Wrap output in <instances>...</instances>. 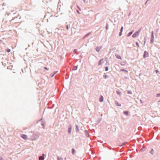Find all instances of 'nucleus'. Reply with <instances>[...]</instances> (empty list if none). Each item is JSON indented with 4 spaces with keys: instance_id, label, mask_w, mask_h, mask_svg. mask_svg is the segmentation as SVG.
Wrapping results in <instances>:
<instances>
[{
    "instance_id": "1",
    "label": "nucleus",
    "mask_w": 160,
    "mask_h": 160,
    "mask_svg": "<svg viewBox=\"0 0 160 160\" xmlns=\"http://www.w3.org/2000/svg\"><path fill=\"white\" fill-rule=\"evenodd\" d=\"M40 134L39 132L34 133L31 136V139L32 141H35L39 138Z\"/></svg>"
},
{
    "instance_id": "27",
    "label": "nucleus",
    "mask_w": 160,
    "mask_h": 160,
    "mask_svg": "<svg viewBox=\"0 0 160 160\" xmlns=\"http://www.w3.org/2000/svg\"><path fill=\"white\" fill-rule=\"evenodd\" d=\"M43 68L47 71H48L49 70V69L48 68L45 67H44Z\"/></svg>"
},
{
    "instance_id": "36",
    "label": "nucleus",
    "mask_w": 160,
    "mask_h": 160,
    "mask_svg": "<svg viewBox=\"0 0 160 160\" xmlns=\"http://www.w3.org/2000/svg\"><path fill=\"white\" fill-rule=\"evenodd\" d=\"M117 105H118V106H121L120 104H118V102H117Z\"/></svg>"
},
{
    "instance_id": "42",
    "label": "nucleus",
    "mask_w": 160,
    "mask_h": 160,
    "mask_svg": "<svg viewBox=\"0 0 160 160\" xmlns=\"http://www.w3.org/2000/svg\"><path fill=\"white\" fill-rule=\"evenodd\" d=\"M126 114H128V112L127 113H126Z\"/></svg>"
},
{
    "instance_id": "25",
    "label": "nucleus",
    "mask_w": 160,
    "mask_h": 160,
    "mask_svg": "<svg viewBox=\"0 0 160 160\" xmlns=\"http://www.w3.org/2000/svg\"><path fill=\"white\" fill-rule=\"evenodd\" d=\"M153 152H154V150H153V149H152L151 150L150 153H151L152 154H153Z\"/></svg>"
},
{
    "instance_id": "41",
    "label": "nucleus",
    "mask_w": 160,
    "mask_h": 160,
    "mask_svg": "<svg viewBox=\"0 0 160 160\" xmlns=\"http://www.w3.org/2000/svg\"><path fill=\"white\" fill-rule=\"evenodd\" d=\"M126 114H128V112L127 113H126Z\"/></svg>"
},
{
    "instance_id": "17",
    "label": "nucleus",
    "mask_w": 160,
    "mask_h": 160,
    "mask_svg": "<svg viewBox=\"0 0 160 160\" xmlns=\"http://www.w3.org/2000/svg\"><path fill=\"white\" fill-rule=\"evenodd\" d=\"M116 56L118 59H122L121 57L118 54H116Z\"/></svg>"
},
{
    "instance_id": "33",
    "label": "nucleus",
    "mask_w": 160,
    "mask_h": 160,
    "mask_svg": "<svg viewBox=\"0 0 160 160\" xmlns=\"http://www.w3.org/2000/svg\"><path fill=\"white\" fill-rule=\"evenodd\" d=\"M76 11H77V12L78 13V14H80V12H79V11L78 10H77Z\"/></svg>"
},
{
    "instance_id": "13",
    "label": "nucleus",
    "mask_w": 160,
    "mask_h": 160,
    "mask_svg": "<svg viewBox=\"0 0 160 160\" xmlns=\"http://www.w3.org/2000/svg\"><path fill=\"white\" fill-rule=\"evenodd\" d=\"M91 34V32H89L86 34L82 38L83 39H84L86 38V37H88L89 35H90Z\"/></svg>"
},
{
    "instance_id": "5",
    "label": "nucleus",
    "mask_w": 160,
    "mask_h": 160,
    "mask_svg": "<svg viewBox=\"0 0 160 160\" xmlns=\"http://www.w3.org/2000/svg\"><path fill=\"white\" fill-rule=\"evenodd\" d=\"M44 156H45V154L44 153H42V155H41L39 157L38 160H44Z\"/></svg>"
},
{
    "instance_id": "31",
    "label": "nucleus",
    "mask_w": 160,
    "mask_h": 160,
    "mask_svg": "<svg viewBox=\"0 0 160 160\" xmlns=\"http://www.w3.org/2000/svg\"><path fill=\"white\" fill-rule=\"evenodd\" d=\"M136 45L138 47H139V44L138 43V42H136Z\"/></svg>"
},
{
    "instance_id": "18",
    "label": "nucleus",
    "mask_w": 160,
    "mask_h": 160,
    "mask_svg": "<svg viewBox=\"0 0 160 160\" xmlns=\"http://www.w3.org/2000/svg\"><path fill=\"white\" fill-rule=\"evenodd\" d=\"M123 28L122 27H121V29L120 32L119 33V36H121L122 35V31H123Z\"/></svg>"
},
{
    "instance_id": "12",
    "label": "nucleus",
    "mask_w": 160,
    "mask_h": 160,
    "mask_svg": "<svg viewBox=\"0 0 160 160\" xmlns=\"http://www.w3.org/2000/svg\"><path fill=\"white\" fill-rule=\"evenodd\" d=\"M75 130L76 132H78L79 131V126L78 125H76Z\"/></svg>"
},
{
    "instance_id": "2",
    "label": "nucleus",
    "mask_w": 160,
    "mask_h": 160,
    "mask_svg": "<svg viewBox=\"0 0 160 160\" xmlns=\"http://www.w3.org/2000/svg\"><path fill=\"white\" fill-rule=\"evenodd\" d=\"M141 31V29H140L138 30V31L135 32V33L134 34H133V35L132 36V37L134 38L137 37L139 35V34L140 32Z\"/></svg>"
},
{
    "instance_id": "8",
    "label": "nucleus",
    "mask_w": 160,
    "mask_h": 160,
    "mask_svg": "<svg viewBox=\"0 0 160 160\" xmlns=\"http://www.w3.org/2000/svg\"><path fill=\"white\" fill-rule=\"evenodd\" d=\"M102 48V47H97L96 48V50L97 52H98L100 51V49Z\"/></svg>"
},
{
    "instance_id": "30",
    "label": "nucleus",
    "mask_w": 160,
    "mask_h": 160,
    "mask_svg": "<svg viewBox=\"0 0 160 160\" xmlns=\"http://www.w3.org/2000/svg\"><path fill=\"white\" fill-rule=\"evenodd\" d=\"M109 77V76L108 75H105L104 76V77L105 78H106L107 77Z\"/></svg>"
},
{
    "instance_id": "40",
    "label": "nucleus",
    "mask_w": 160,
    "mask_h": 160,
    "mask_svg": "<svg viewBox=\"0 0 160 160\" xmlns=\"http://www.w3.org/2000/svg\"><path fill=\"white\" fill-rule=\"evenodd\" d=\"M72 6H71V8H72Z\"/></svg>"
},
{
    "instance_id": "19",
    "label": "nucleus",
    "mask_w": 160,
    "mask_h": 160,
    "mask_svg": "<svg viewBox=\"0 0 160 160\" xmlns=\"http://www.w3.org/2000/svg\"><path fill=\"white\" fill-rule=\"evenodd\" d=\"M57 160H63V158L59 157L58 156H57Z\"/></svg>"
},
{
    "instance_id": "9",
    "label": "nucleus",
    "mask_w": 160,
    "mask_h": 160,
    "mask_svg": "<svg viewBox=\"0 0 160 160\" xmlns=\"http://www.w3.org/2000/svg\"><path fill=\"white\" fill-rule=\"evenodd\" d=\"M21 137L22 138L24 139H27V136L25 134H22L21 136Z\"/></svg>"
},
{
    "instance_id": "11",
    "label": "nucleus",
    "mask_w": 160,
    "mask_h": 160,
    "mask_svg": "<svg viewBox=\"0 0 160 160\" xmlns=\"http://www.w3.org/2000/svg\"><path fill=\"white\" fill-rule=\"evenodd\" d=\"M152 36H151V42H153V40H154V35H153V32H152Z\"/></svg>"
},
{
    "instance_id": "22",
    "label": "nucleus",
    "mask_w": 160,
    "mask_h": 160,
    "mask_svg": "<svg viewBox=\"0 0 160 160\" xmlns=\"http://www.w3.org/2000/svg\"><path fill=\"white\" fill-rule=\"evenodd\" d=\"M133 31H132V32H129V33L128 34V36H130L133 33Z\"/></svg>"
},
{
    "instance_id": "3",
    "label": "nucleus",
    "mask_w": 160,
    "mask_h": 160,
    "mask_svg": "<svg viewBox=\"0 0 160 160\" xmlns=\"http://www.w3.org/2000/svg\"><path fill=\"white\" fill-rule=\"evenodd\" d=\"M72 126L71 124H70L68 126V132L69 134H70L71 132V131L72 129Z\"/></svg>"
},
{
    "instance_id": "35",
    "label": "nucleus",
    "mask_w": 160,
    "mask_h": 160,
    "mask_svg": "<svg viewBox=\"0 0 160 160\" xmlns=\"http://www.w3.org/2000/svg\"><path fill=\"white\" fill-rule=\"evenodd\" d=\"M10 49H8L7 50V52H9L10 51Z\"/></svg>"
},
{
    "instance_id": "37",
    "label": "nucleus",
    "mask_w": 160,
    "mask_h": 160,
    "mask_svg": "<svg viewBox=\"0 0 160 160\" xmlns=\"http://www.w3.org/2000/svg\"><path fill=\"white\" fill-rule=\"evenodd\" d=\"M156 73H157L158 72V70H156Z\"/></svg>"
},
{
    "instance_id": "7",
    "label": "nucleus",
    "mask_w": 160,
    "mask_h": 160,
    "mask_svg": "<svg viewBox=\"0 0 160 160\" xmlns=\"http://www.w3.org/2000/svg\"><path fill=\"white\" fill-rule=\"evenodd\" d=\"M84 134L87 138H88L89 137V133L87 130H85V131H84Z\"/></svg>"
},
{
    "instance_id": "24",
    "label": "nucleus",
    "mask_w": 160,
    "mask_h": 160,
    "mask_svg": "<svg viewBox=\"0 0 160 160\" xmlns=\"http://www.w3.org/2000/svg\"><path fill=\"white\" fill-rule=\"evenodd\" d=\"M105 71H108V67H106L105 68Z\"/></svg>"
},
{
    "instance_id": "29",
    "label": "nucleus",
    "mask_w": 160,
    "mask_h": 160,
    "mask_svg": "<svg viewBox=\"0 0 160 160\" xmlns=\"http://www.w3.org/2000/svg\"><path fill=\"white\" fill-rule=\"evenodd\" d=\"M77 8H78L79 10L80 11H81V9L79 6L77 5Z\"/></svg>"
},
{
    "instance_id": "4",
    "label": "nucleus",
    "mask_w": 160,
    "mask_h": 160,
    "mask_svg": "<svg viewBox=\"0 0 160 160\" xmlns=\"http://www.w3.org/2000/svg\"><path fill=\"white\" fill-rule=\"evenodd\" d=\"M149 56V53L147 51H145L144 52V54L143 55V57L144 58H146L147 57H148Z\"/></svg>"
},
{
    "instance_id": "20",
    "label": "nucleus",
    "mask_w": 160,
    "mask_h": 160,
    "mask_svg": "<svg viewBox=\"0 0 160 160\" xmlns=\"http://www.w3.org/2000/svg\"><path fill=\"white\" fill-rule=\"evenodd\" d=\"M41 125L43 128H44L45 126L44 125V122H41Z\"/></svg>"
},
{
    "instance_id": "6",
    "label": "nucleus",
    "mask_w": 160,
    "mask_h": 160,
    "mask_svg": "<svg viewBox=\"0 0 160 160\" xmlns=\"http://www.w3.org/2000/svg\"><path fill=\"white\" fill-rule=\"evenodd\" d=\"M106 60H104L103 58H102L99 61L98 65H102L105 61Z\"/></svg>"
},
{
    "instance_id": "32",
    "label": "nucleus",
    "mask_w": 160,
    "mask_h": 160,
    "mask_svg": "<svg viewBox=\"0 0 160 160\" xmlns=\"http://www.w3.org/2000/svg\"><path fill=\"white\" fill-rule=\"evenodd\" d=\"M0 160H4L3 158L1 157H0Z\"/></svg>"
},
{
    "instance_id": "23",
    "label": "nucleus",
    "mask_w": 160,
    "mask_h": 160,
    "mask_svg": "<svg viewBox=\"0 0 160 160\" xmlns=\"http://www.w3.org/2000/svg\"><path fill=\"white\" fill-rule=\"evenodd\" d=\"M121 71L125 72H126V73H128V71H127L126 70H124V69H122V70H121Z\"/></svg>"
},
{
    "instance_id": "21",
    "label": "nucleus",
    "mask_w": 160,
    "mask_h": 160,
    "mask_svg": "<svg viewBox=\"0 0 160 160\" xmlns=\"http://www.w3.org/2000/svg\"><path fill=\"white\" fill-rule=\"evenodd\" d=\"M109 26L108 24H107L105 28L106 30H108V26Z\"/></svg>"
},
{
    "instance_id": "28",
    "label": "nucleus",
    "mask_w": 160,
    "mask_h": 160,
    "mask_svg": "<svg viewBox=\"0 0 160 160\" xmlns=\"http://www.w3.org/2000/svg\"><path fill=\"white\" fill-rule=\"evenodd\" d=\"M66 29L67 30H68L69 29V25H66Z\"/></svg>"
},
{
    "instance_id": "15",
    "label": "nucleus",
    "mask_w": 160,
    "mask_h": 160,
    "mask_svg": "<svg viewBox=\"0 0 160 160\" xmlns=\"http://www.w3.org/2000/svg\"><path fill=\"white\" fill-rule=\"evenodd\" d=\"M78 68V66H73L72 70L75 71L77 70Z\"/></svg>"
},
{
    "instance_id": "26",
    "label": "nucleus",
    "mask_w": 160,
    "mask_h": 160,
    "mask_svg": "<svg viewBox=\"0 0 160 160\" xmlns=\"http://www.w3.org/2000/svg\"><path fill=\"white\" fill-rule=\"evenodd\" d=\"M77 49H75L73 50V52L74 53H76L77 52Z\"/></svg>"
},
{
    "instance_id": "34",
    "label": "nucleus",
    "mask_w": 160,
    "mask_h": 160,
    "mask_svg": "<svg viewBox=\"0 0 160 160\" xmlns=\"http://www.w3.org/2000/svg\"><path fill=\"white\" fill-rule=\"evenodd\" d=\"M117 93L118 94H119V95H120V94H121V93L120 92H118V91L117 92Z\"/></svg>"
},
{
    "instance_id": "16",
    "label": "nucleus",
    "mask_w": 160,
    "mask_h": 160,
    "mask_svg": "<svg viewBox=\"0 0 160 160\" xmlns=\"http://www.w3.org/2000/svg\"><path fill=\"white\" fill-rule=\"evenodd\" d=\"M58 72V71H57L54 72H53V74H51L50 76L52 77H53Z\"/></svg>"
},
{
    "instance_id": "38",
    "label": "nucleus",
    "mask_w": 160,
    "mask_h": 160,
    "mask_svg": "<svg viewBox=\"0 0 160 160\" xmlns=\"http://www.w3.org/2000/svg\"><path fill=\"white\" fill-rule=\"evenodd\" d=\"M82 0L83 1L84 3L85 2V0Z\"/></svg>"
},
{
    "instance_id": "39",
    "label": "nucleus",
    "mask_w": 160,
    "mask_h": 160,
    "mask_svg": "<svg viewBox=\"0 0 160 160\" xmlns=\"http://www.w3.org/2000/svg\"><path fill=\"white\" fill-rule=\"evenodd\" d=\"M66 159H67V158H64V160H66Z\"/></svg>"
},
{
    "instance_id": "14",
    "label": "nucleus",
    "mask_w": 160,
    "mask_h": 160,
    "mask_svg": "<svg viewBox=\"0 0 160 160\" xmlns=\"http://www.w3.org/2000/svg\"><path fill=\"white\" fill-rule=\"evenodd\" d=\"M76 153V150L74 148L72 149V153L73 155H74Z\"/></svg>"
},
{
    "instance_id": "10",
    "label": "nucleus",
    "mask_w": 160,
    "mask_h": 160,
    "mask_svg": "<svg viewBox=\"0 0 160 160\" xmlns=\"http://www.w3.org/2000/svg\"><path fill=\"white\" fill-rule=\"evenodd\" d=\"M103 98L102 96L101 95L100 97L99 98V102H102L103 101Z\"/></svg>"
}]
</instances>
